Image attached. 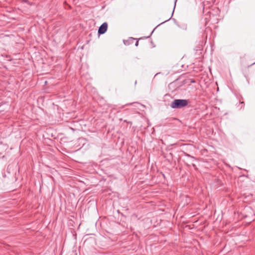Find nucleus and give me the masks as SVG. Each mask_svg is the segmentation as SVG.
I'll return each instance as SVG.
<instances>
[{
  "instance_id": "1",
  "label": "nucleus",
  "mask_w": 255,
  "mask_h": 255,
  "mask_svg": "<svg viewBox=\"0 0 255 255\" xmlns=\"http://www.w3.org/2000/svg\"><path fill=\"white\" fill-rule=\"evenodd\" d=\"M188 104V102L185 99H176L174 100L170 105V107L173 109H180L186 107Z\"/></svg>"
},
{
  "instance_id": "2",
  "label": "nucleus",
  "mask_w": 255,
  "mask_h": 255,
  "mask_svg": "<svg viewBox=\"0 0 255 255\" xmlns=\"http://www.w3.org/2000/svg\"><path fill=\"white\" fill-rule=\"evenodd\" d=\"M107 28L108 24L106 22L103 23L99 28L98 33L99 34H104L107 31Z\"/></svg>"
},
{
  "instance_id": "3",
  "label": "nucleus",
  "mask_w": 255,
  "mask_h": 255,
  "mask_svg": "<svg viewBox=\"0 0 255 255\" xmlns=\"http://www.w3.org/2000/svg\"><path fill=\"white\" fill-rule=\"evenodd\" d=\"M177 0H175V1H174V8H175V6H176V2H177ZM174 9H173V11H172V14H173V12H174Z\"/></svg>"
},
{
  "instance_id": "4",
  "label": "nucleus",
  "mask_w": 255,
  "mask_h": 255,
  "mask_svg": "<svg viewBox=\"0 0 255 255\" xmlns=\"http://www.w3.org/2000/svg\"><path fill=\"white\" fill-rule=\"evenodd\" d=\"M138 45V41H136V42H135V45L136 46H137Z\"/></svg>"
},
{
  "instance_id": "5",
  "label": "nucleus",
  "mask_w": 255,
  "mask_h": 255,
  "mask_svg": "<svg viewBox=\"0 0 255 255\" xmlns=\"http://www.w3.org/2000/svg\"><path fill=\"white\" fill-rule=\"evenodd\" d=\"M23 2H26V3H28V4H29L26 0H23Z\"/></svg>"
},
{
  "instance_id": "6",
  "label": "nucleus",
  "mask_w": 255,
  "mask_h": 255,
  "mask_svg": "<svg viewBox=\"0 0 255 255\" xmlns=\"http://www.w3.org/2000/svg\"><path fill=\"white\" fill-rule=\"evenodd\" d=\"M131 39H132V40H135V38H131Z\"/></svg>"
}]
</instances>
